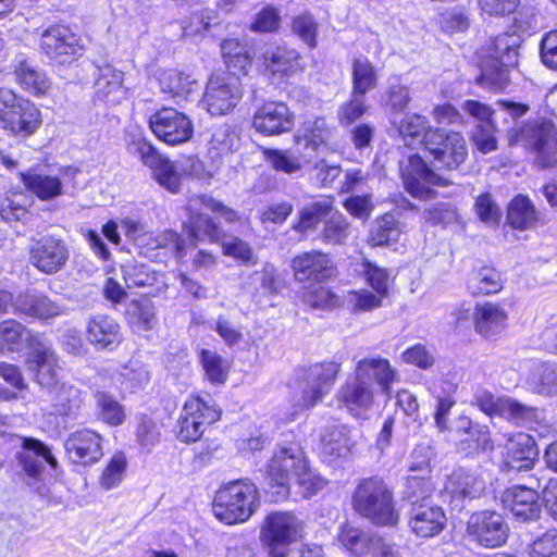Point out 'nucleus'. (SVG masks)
<instances>
[{"instance_id": "obj_18", "label": "nucleus", "mask_w": 557, "mask_h": 557, "mask_svg": "<svg viewBox=\"0 0 557 557\" xmlns=\"http://www.w3.org/2000/svg\"><path fill=\"white\" fill-rule=\"evenodd\" d=\"M70 257L64 240L45 236L35 240L29 248V262L40 272L54 274L62 270Z\"/></svg>"}, {"instance_id": "obj_10", "label": "nucleus", "mask_w": 557, "mask_h": 557, "mask_svg": "<svg viewBox=\"0 0 557 557\" xmlns=\"http://www.w3.org/2000/svg\"><path fill=\"white\" fill-rule=\"evenodd\" d=\"M149 128L153 135L169 146L189 141L194 135L191 119L174 108L163 107L149 116Z\"/></svg>"}, {"instance_id": "obj_27", "label": "nucleus", "mask_w": 557, "mask_h": 557, "mask_svg": "<svg viewBox=\"0 0 557 557\" xmlns=\"http://www.w3.org/2000/svg\"><path fill=\"white\" fill-rule=\"evenodd\" d=\"M524 368L523 381L528 391L544 397L557 396L556 362L527 360Z\"/></svg>"}, {"instance_id": "obj_38", "label": "nucleus", "mask_w": 557, "mask_h": 557, "mask_svg": "<svg viewBox=\"0 0 557 557\" xmlns=\"http://www.w3.org/2000/svg\"><path fill=\"white\" fill-rule=\"evenodd\" d=\"M21 177L26 189L40 200H50L63 194V184L58 176L27 171L21 173Z\"/></svg>"}, {"instance_id": "obj_55", "label": "nucleus", "mask_w": 557, "mask_h": 557, "mask_svg": "<svg viewBox=\"0 0 557 557\" xmlns=\"http://www.w3.org/2000/svg\"><path fill=\"white\" fill-rule=\"evenodd\" d=\"M360 274L366 283L376 293L386 297L391 281V273L387 269L364 259L361 263Z\"/></svg>"}, {"instance_id": "obj_26", "label": "nucleus", "mask_w": 557, "mask_h": 557, "mask_svg": "<svg viewBox=\"0 0 557 557\" xmlns=\"http://www.w3.org/2000/svg\"><path fill=\"white\" fill-rule=\"evenodd\" d=\"M101 436L88 429L78 430L70 434L64 443L69 459L73 463L88 466L102 457Z\"/></svg>"}, {"instance_id": "obj_36", "label": "nucleus", "mask_w": 557, "mask_h": 557, "mask_svg": "<svg viewBox=\"0 0 557 557\" xmlns=\"http://www.w3.org/2000/svg\"><path fill=\"white\" fill-rule=\"evenodd\" d=\"M484 481L471 470L459 468L448 476L445 490L457 498H475L484 490Z\"/></svg>"}, {"instance_id": "obj_57", "label": "nucleus", "mask_w": 557, "mask_h": 557, "mask_svg": "<svg viewBox=\"0 0 557 557\" xmlns=\"http://www.w3.org/2000/svg\"><path fill=\"white\" fill-rule=\"evenodd\" d=\"M434 492V483L431 475L425 474H409L406 483L405 495L410 502L413 503L431 502L430 497Z\"/></svg>"}, {"instance_id": "obj_6", "label": "nucleus", "mask_w": 557, "mask_h": 557, "mask_svg": "<svg viewBox=\"0 0 557 557\" xmlns=\"http://www.w3.org/2000/svg\"><path fill=\"white\" fill-rule=\"evenodd\" d=\"M201 209L216 213L226 222H234L237 219V213L233 209L210 196L193 197L187 203L188 220L184 222V226L194 240L215 242L220 238L219 226Z\"/></svg>"}, {"instance_id": "obj_9", "label": "nucleus", "mask_w": 557, "mask_h": 557, "mask_svg": "<svg viewBox=\"0 0 557 557\" xmlns=\"http://www.w3.org/2000/svg\"><path fill=\"white\" fill-rule=\"evenodd\" d=\"M240 83L231 74L210 76L201 98L202 108L213 116L230 114L242 99Z\"/></svg>"}, {"instance_id": "obj_54", "label": "nucleus", "mask_w": 557, "mask_h": 557, "mask_svg": "<svg viewBox=\"0 0 557 557\" xmlns=\"http://www.w3.org/2000/svg\"><path fill=\"white\" fill-rule=\"evenodd\" d=\"M140 243L152 250L162 248L177 257L183 256L184 242L176 232L171 230L158 234H146L141 237Z\"/></svg>"}, {"instance_id": "obj_14", "label": "nucleus", "mask_w": 557, "mask_h": 557, "mask_svg": "<svg viewBox=\"0 0 557 557\" xmlns=\"http://www.w3.org/2000/svg\"><path fill=\"white\" fill-rule=\"evenodd\" d=\"M425 150L442 166L449 170L458 168L468 156L463 136L460 133L446 132L442 128H435L431 132Z\"/></svg>"}, {"instance_id": "obj_31", "label": "nucleus", "mask_w": 557, "mask_h": 557, "mask_svg": "<svg viewBox=\"0 0 557 557\" xmlns=\"http://www.w3.org/2000/svg\"><path fill=\"white\" fill-rule=\"evenodd\" d=\"M507 320L506 310L496 302L484 301L476 304L474 308V329L485 337L499 334L506 327Z\"/></svg>"}, {"instance_id": "obj_30", "label": "nucleus", "mask_w": 557, "mask_h": 557, "mask_svg": "<svg viewBox=\"0 0 557 557\" xmlns=\"http://www.w3.org/2000/svg\"><path fill=\"white\" fill-rule=\"evenodd\" d=\"M123 72L112 65L106 64L98 67L96 99L110 106L119 104L127 96V90L123 86Z\"/></svg>"}, {"instance_id": "obj_51", "label": "nucleus", "mask_w": 557, "mask_h": 557, "mask_svg": "<svg viewBox=\"0 0 557 557\" xmlns=\"http://www.w3.org/2000/svg\"><path fill=\"white\" fill-rule=\"evenodd\" d=\"M152 175L160 186L172 194L181 189L182 174L184 168L169 159L162 158L152 169Z\"/></svg>"}, {"instance_id": "obj_34", "label": "nucleus", "mask_w": 557, "mask_h": 557, "mask_svg": "<svg viewBox=\"0 0 557 557\" xmlns=\"http://www.w3.org/2000/svg\"><path fill=\"white\" fill-rule=\"evenodd\" d=\"M15 82L26 92L40 97L50 88V81L46 73L26 59H21L14 66Z\"/></svg>"}, {"instance_id": "obj_44", "label": "nucleus", "mask_w": 557, "mask_h": 557, "mask_svg": "<svg viewBox=\"0 0 557 557\" xmlns=\"http://www.w3.org/2000/svg\"><path fill=\"white\" fill-rule=\"evenodd\" d=\"M183 412L193 413L194 421H199L203 426H210L221 418V409L210 396L201 397L190 395L184 403Z\"/></svg>"}, {"instance_id": "obj_15", "label": "nucleus", "mask_w": 557, "mask_h": 557, "mask_svg": "<svg viewBox=\"0 0 557 557\" xmlns=\"http://www.w3.org/2000/svg\"><path fill=\"white\" fill-rule=\"evenodd\" d=\"M467 532L480 545L486 548H496L506 543L509 527L500 513L483 510L471 515Z\"/></svg>"}, {"instance_id": "obj_48", "label": "nucleus", "mask_w": 557, "mask_h": 557, "mask_svg": "<svg viewBox=\"0 0 557 557\" xmlns=\"http://www.w3.org/2000/svg\"><path fill=\"white\" fill-rule=\"evenodd\" d=\"M39 339L30 336V333L18 322L8 320L0 323V349L2 351H20L25 342L29 343Z\"/></svg>"}, {"instance_id": "obj_47", "label": "nucleus", "mask_w": 557, "mask_h": 557, "mask_svg": "<svg viewBox=\"0 0 557 557\" xmlns=\"http://www.w3.org/2000/svg\"><path fill=\"white\" fill-rule=\"evenodd\" d=\"M352 92L366 97L377 85V72L364 57L355 58L351 63Z\"/></svg>"}, {"instance_id": "obj_35", "label": "nucleus", "mask_w": 557, "mask_h": 557, "mask_svg": "<svg viewBox=\"0 0 557 557\" xmlns=\"http://www.w3.org/2000/svg\"><path fill=\"white\" fill-rule=\"evenodd\" d=\"M263 65L273 76H287L299 69V53L286 46L270 47L263 53Z\"/></svg>"}, {"instance_id": "obj_56", "label": "nucleus", "mask_w": 557, "mask_h": 557, "mask_svg": "<svg viewBox=\"0 0 557 557\" xmlns=\"http://www.w3.org/2000/svg\"><path fill=\"white\" fill-rule=\"evenodd\" d=\"M239 137L235 128L222 124L213 129L209 141V151L216 156L228 153L237 149Z\"/></svg>"}, {"instance_id": "obj_22", "label": "nucleus", "mask_w": 557, "mask_h": 557, "mask_svg": "<svg viewBox=\"0 0 557 557\" xmlns=\"http://www.w3.org/2000/svg\"><path fill=\"white\" fill-rule=\"evenodd\" d=\"M252 126L265 136L280 135L294 127V114L284 102L267 101L256 110Z\"/></svg>"}, {"instance_id": "obj_4", "label": "nucleus", "mask_w": 557, "mask_h": 557, "mask_svg": "<svg viewBox=\"0 0 557 557\" xmlns=\"http://www.w3.org/2000/svg\"><path fill=\"white\" fill-rule=\"evenodd\" d=\"M306 523L293 511H273L263 520L260 541L267 557H287L290 546L305 536Z\"/></svg>"}, {"instance_id": "obj_5", "label": "nucleus", "mask_w": 557, "mask_h": 557, "mask_svg": "<svg viewBox=\"0 0 557 557\" xmlns=\"http://www.w3.org/2000/svg\"><path fill=\"white\" fill-rule=\"evenodd\" d=\"M42 123L41 112L32 101L10 89H0V127L17 137H29Z\"/></svg>"}, {"instance_id": "obj_25", "label": "nucleus", "mask_w": 557, "mask_h": 557, "mask_svg": "<svg viewBox=\"0 0 557 557\" xmlns=\"http://www.w3.org/2000/svg\"><path fill=\"white\" fill-rule=\"evenodd\" d=\"M354 375L362 381L374 382L379 391L391 398L392 386L398 382V371L389 360L381 356L367 357L356 363Z\"/></svg>"}, {"instance_id": "obj_28", "label": "nucleus", "mask_w": 557, "mask_h": 557, "mask_svg": "<svg viewBox=\"0 0 557 557\" xmlns=\"http://www.w3.org/2000/svg\"><path fill=\"white\" fill-rule=\"evenodd\" d=\"M537 500L536 491L523 485L507 488L502 497L504 507L520 521H529L539 517L541 507Z\"/></svg>"}, {"instance_id": "obj_17", "label": "nucleus", "mask_w": 557, "mask_h": 557, "mask_svg": "<svg viewBox=\"0 0 557 557\" xmlns=\"http://www.w3.org/2000/svg\"><path fill=\"white\" fill-rule=\"evenodd\" d=\"M8 443L10 447L20 448L16 458L25 473L32 479H39L45 465H50L52 468L57 466V460L50 449L37 440L11 435L8 437Z\"/></svg>"}, {"instance_id": "obj_46", "label": "nucleus", "mask_w": 557, "mask_h": 557, "mask_svg": "<svg viewBox=\"0 0 557 557\" xmlns=\"http://www.w3.org/2000/svg\"><path fill=\"white\" fill-rule=\"evenodd\" d=\"M332 209L333 200L331 198H320L311 202L299 211V218L297 223L294 224V230L301 234L315 230L321 219L327 215Z\"/></svg>"}, {"instance_id": "obj_58", "label": "nucleus", "mask_w": 557, "mask_h": 557, "mask_svg": "<svg viewBox=\"0 0 557 557\" xmlns=\"http://www.w3.org/2000/svg\"><path fill=\"white\" fill-rule=\"evenodd\" d=\"M120 379L122 391L134 393L148 383L149 372L144 364L137 361H131L123 367Z\"/></svg>"}, {"instance_id": "obj_59", "label": "nucleus", "mask_w": 557, "mask_h": 557, "mask_svg": "<svg viewBox=\"0 0 557 557\" xmlns=\"http://www.w3.org/2000/svg\"><path fill=\"white\" fill-rule=\"evenodd\" d=\"M338 541L346 550L356 556H362L369 549L370 541L368 535L349 524L342 529Z\"/></svg>"}, {"instance_id": "obj_20", "label": "nucleus", "mask_w": 557, "mask_h": 557, "mask_svg": "<svg viewBox=\"0 0 557 557\" xmlns=\"http://www.w3.org/2000/svg\"><path fill=\"white\" fill-rule=\"evenodd\" d=\"M292 269L295 280L302 284V287L321 284L334 274L331 258L318 250L296 256L293 259Z\"/></svg>"}, {"instance_id": "obj_39", "label": "nucleus", "mask_w": 557, "mask_h": 557, "mask_svg": "<svg viewBox=\"0 0 557 557\" xmlns=\"http://www.w3.org/2000/svg\"><path fill=\"white\" fill-rule=\"evenodd\" d=\"M403 233L400 222L393 213H385L375 219L368 236L372 247H383L397 243Z\"/></svg>"}, {"instance_id": "obj_40", "label": "nucleus", "mask_w": 557, "mask_h": 557, "mask_svg": "<svg viewBox=\"0 0 557 557\" xmlns=\"http://www.w3.org/2000/svg\"><path fill=\"white\" fill-rule=\"evenodd\" d=\"M519 37L513 34L496 36L487 46L486 61L497 62L505 66H515L518 62Z\"/></svg>"}, {"instance_id": "obj_19", "label": "nucleus", "mask_w": 557, "mask_h": 557, "mask_svg": "<svg viewBox=\"0 0 557 557\" xmlns=\"http://www.w3.org/2000/svg\"><path fill=\"white\" fill-rule=\"evenodd\" d=\"M339 372V364L326 362L310 367L307 385L296 400L295 410L301 411L313 407L330 391Z\"/></svg>"}, {"instance_id": "obj_32", "label": "nucleus", "mask_w": 557, "mask_h": 557, "mask_svg": "<svg viewBox=\"0 0 557 557\" xmlns=\"http://www.w3.org/2000/svg\"><path fill=\"white\" fill-rule=\"evenodd\" d=\"M87 338L99 348L113 349L122 341L120 325L109 315L96 314L87 323Z\"/></svg>"}, {"instance_id": "obj_42", "label": "nucleus", "mask_w": 557, "mask_h": 557, "mask_svg": "<svg viewBox=\"0 0 557 557\" xmlns=\"http://www.w3.org/2000/svg\"><path fill=\"white\" fill-rule=\"evenodd\" d=\"M434 129L425 116L412 113L407 114L401 121L399 134L408 146L423 145L425 149L429 135Z\"/></svg>"}, {"instance_id": "obj_43", "label": "nucleus", "mask_w": 557, "mask_h": 557, "mask_svg": "<svg viewBox=\"0 0 557 557\" xmlns=\"http://www.w3.org/2000/svg\"><path fill=\"white\" fill-rule=\"evenodd\" d=\"M467 287L474 296L496 294L503 288L500 273L491 267L473 270L468 277Z\"/></svg>"}, {"instance_id": "obj_37", "label": "nucleus", "mask_w": 557, "mask_h": 557, "mask_svg": "<svg viewBox=\"0 0 557 557\" xmlns=\"http://www.w3.org/2000/svg\"><path fill=\"white\" fill-rule=\"evenodd\" d=\"M157 78L161 92L175 99L177 103L187 99L196 86V81L190 75L174 69L159 71Z\"/></svg>"}, {"instance_id": "obj_63", "label": "nucleus", "mask_w": 557, "mask_h": 557, "mask_svg": "<svg viewBox=\"0 0 557 557\" xmlns=\"http://www.w3.org/2000/svg\"><path fill=\"white\" fill-rule=\"evenodd\" d=\"M292 29L310 49L317 47L318 23L313 15L301 13L295 16Z\"/></svg>"}, {"instance_id": "obj_21", "label": "nucleus", "mask_w": 557, "mask_h": 557, "mask_svg": "<svg viewBox=\"0 0 557 557\" xmlns=\"http://www.w3.org/2000/svg\"><path fill=\"white\" fill-rule=\"evenodd\" d=\"M337 400L352 417L366 419L374 408L375 391L372 384L352 375L338 391Z\"/></svg>"}, {"instance_id": "obj_49", "label": "nucleus", "mask_w": 557, "mask_h": 557, "mask_svg": "<svg viewBox=\"0 0 557 557\" xmlns=\"http://www.w3.org/2000/svg\"><path fill=\"white\" fill-rule=\"evenodd\" d=\"M199 359L208 381L213 384L226 382L230 371L228 360L210 349H201Z\"/></svg>"}, {"instance_id": "obj_53", "label": "nucleus", "mask_w": 557, "mask_h": 557, "mask_svg": "<svg viewBox=\"0 0 557 557\" xmlns=\"http://www.w3.org/2000/svg\"><path fill=\"white\" fill-rule=\"evenodd\" d=\"M509 67L497 62L484 61L478 77L479 85L492 91L505 89L509 84Z\"/></svg>"}, {"instance_id": "obj_12", "label": "nucleus", "mask_w": 557, "mask_h": 557, "mask_svg": "<svg viewBox=\"0 0 557 557\" xmlns=\"http://www.w3.org/2000/svg\"><path fill=\"white\" fill-rule=\"evenodd\" d=\"M403 184L407 193L418 199L435 196L434 186H447L449 181L434 173L417 153L409 156L399 164Z\"/></svg>"}, {"instance_id": "obj_62", "label": "nucleus", "mask_w": 557, "mask_h": 557, "mask_svg": "<svg viewBox=\"0 0 557 557\" xmlns=\"http://www.w3.org/2000/svg\"><path fill=\"white\" fill-rule=\"evenodd\" d=\"M126 466L127 461L125 455L123 453L114 454L102 471L100 485L104 490H111L117 486L124 478Z\"/></svg>"}, {"instance_id": "obj_61", "label": "nucleus", "mask_w": 557, "mask_h": 557, "mask_svg": "<svg viewBox=\"0 0 557 557\" xmlns=\"http://www.w3.org/2000/svg\"><path fill=\"white\" fill-rule=\"evenodd\" d=\"M385 297L368 289L351 290L346 296L348 307L355 312L371 311L380 308Z\"/></svg>"}, {"instance_id": "obj_7", "label": "nucleus", "mask_w": 557, "mask_h": 557, "mask_svg": "<svg viewBox=\"0 0 557 557\" xmlns=\"http://www.w3.org/2000/svg\"><path fill=\"white\" fill-rule=\"evenodd\" d=\"M307 459L299 445L288 444L274 450L267 466V478L271 486H276L280 497H287L290 484L305 470Z\"/></svg>"}, {"instance_id": "obj_24", "label": "nucleus", "mask_w": 557, "mask_h": 557, "mask_svg": "<svg viewBox=\"0 0 557 557\" xmlns=\"http://www.w3.org/2000/svg\"><path fill=\"white\" fill-rule=\"evenodd\" d=\"M408 515V527L418 537H434L446 524L443 509L432 502L413 503Z\"/></svg>"}, {"instance_id": "obj_29", "label": "nucleus", "mask_w": 557, "mask_h": 557, "mask_svg": "<svg viewBox=\"0 0 557 557\" xmlns=\"http://www.w3.org/2000/svg\"><path fill=\"white\" fill-rule=\"evenodd\" d=\"M347 426L334 423L320 431V455L329 462L345 458L354 445Z\"/></svg>"}, {"instance_id": "obj_13", "label": "nucleus", "mask_w": 557, "mask_h": 557, "mask_svg": "<svg viewBox=\"0 0 557 557\" xmlns=\"http://www.w3.org/2000/svg\"><path fill=\"white\" fill-rule=\"evenodd\" d=\"M498 448L503 472L531 470L539 455L535 441L524 432L504 435V442L498 444Z\"/></svg>"}, {"instance_id": "obj_1", "label": "nucleus", "mask_w": 557, "mask_h": 557, "mask_svg": "<svg viewBox=\"0 0 557 557\" xmlns=\"http://www.w3.org/2000/svg\"><path fill=\"white\" fill-rule=\"evenodd\" d=\"M332 137L333 128L325 119H315L306 122L296 133L293 150L262 148L263 160L277 172L293 174L312 161L313 152L321 154L327 151Z\"/></svg>"}, {"instance_id": "obj_41", "label": "nucleus", "mask_w": 557, "mask_h": 557, "mask_svg": "<svg viewBox=\"0 0 557 557\" xmlns=\"http://www.w3.org/2000/svg\"><path fill=\"white\" fill-rule=\"evenodd\" d=\"M55 413L69 414L81 407L82 392L76 386L61 382L48 391L47 399Z\"/></svg>"}, {"instance_id": "obj_45", "label": "nucleus", "mask_w": 557, "mask_h": 557, "mask_svg": "<svg viewBox=\"0 0 557 557\" xmlns=\"http://www.w3.org/2000/svg\"><path fill=\"white\" fill-rule=\"evenodd\" d=\"M508 223L517 230H528L537 221L536 210L531 200L523 195L516 196L508 207Z\"/></svg>"}, {"instance_id": "obj_60", "label": "nucleus", "mask_w": 557, "mask_h": 557, "mask_svg": "<svg viewBox=\"0 0 557 557\" xmlns=\"http://www.w3.org/2000/svg\"><path fill=\"white\" fill-rule=\"evenodd\" d=\"M348 234L349 222L343 214L335 213L325 221L322 239L327 244L342 245L347 240Z\"/></svg>"}, {"instance_id": "obj_50", "label": "nucleus", "mask_w": 557, "mask_h": 557, "mask_svg": "<svg viewBox=\"0 0 557 557\" xmlns=\"http://www.w3.org/2000/svg\"><path fill=\"white\" fill-rule=\"evenodd\" d=\"M123 280L128 288L152 287L159 282V274L146 264L127 261L121 265Z\"/></svg>"}, {"instance_id": "obj_3", "label": "nucleus", "mask_w": 557, "mask_h": 557, "mask_svg": "<svg viewBox=\"0 0 557 557\" xmlns=\"http://www.w3.org/2000/svg\"><path fill=\"white\" fill-rule=\"evenodd\" d=\"M352 505L360 516L379 525H395L399 520L393 493L377 476L359 483L352 496Z\"/></svg>"}, {"instance_id": "obj_33", "label": "nucleus", "mask_w": 557, "mask_h": 557, "mask_svg": "<svg viewBox=\"0 0 557 557\" xmlns=\"http://www.w3.org/2000/svg\"><path fill=\"white\" fill-rule=\"evenodd\" d=\"M457 385L443 381L441 385L432 384L429 391L433 398L436 400L434 411V423L438 431L447 432L450 429V410L456 405L455 393Z\"/></svg>"}, {"instance_id": "obj_52", "label": "nucleus", "mask_w": 557, "mask_h": 557, "mask_svg": "<svg viewBox=\"0 0 557 557\" xmlns=\"http://www.w3.org/2000/svg\"><path fill=\"white\" fill-rule=\"evenodd\" d=\"M95 400L99 418L111 426L121 425L126 413L124 407L109 393L97 391L95 393Z\"/></svg>"}, {"instance_id": "obj_16", "label": "nucleus", "mask_w": 557, "mask_h": 557, "mask_svg": "<svg viewBox=\"0 0 557 557\" xmlns=\"http://www.w3.org/2000/svg\"><path fill=\"white\" fill-rule=\"evenodd\" d=\"M40 50L57 63L70 62L82 50L79 38L64 25H52L41 34Z\"/></svg>"}, {"instance_id": "obj_2", "label": "nucleus", "mask_w": 557, "mask_h": 557, "mask_svg": "<svg viewBox=\"0 0 557 557\" xmlns=\"http://www.w3.org/2000/svg\"><path fill=\"white\" fill-rule=\"evenodd\" d=\"M257 486L248 480L222 485L214 495L212 511L222 523L232 525L246 522L259 508Z\"/></svg>"}, {"instance_id": "obj_11", "label": "nucleus", "mask_w": 557, "mask_h": 557, "mask_svg": "<svg viewBox=\"0 0 557 557\" xmlns=\"http://www.w3.org/2000/svg\"><path fill=\"white\" fill-rule=\"evenodd\" d=\"M517 141H523L535 153L540 168L557 165V127L549 121L529 123L520 131Z\"/></svg>"}, {"instance_id": "obj_64", "label": "nucleus", "mask_w": 557, "mask_h": 557, "mask_svg": "<svg viewBox=\"0 0 557 557\" xmlns=\"http://www.w3.org/2000/svg\"><path fill=\"white\" fill-rule=\"evenodd\" d=\"M434 457V449L429 444L417 445L408 459V471L410 474L430 475L431 460Z\"/></svg>"}, {"instance_id": "obj_23", "label": "nucleus", "mask_w": 557, "mask_h": 557, "mask_svg": "<svg viewBox=\"0 0 557 557\" xmlns=\"http://www.w3.org/2000/svg\"><path fill=\"white\" fill-rule=\"evenodd\" d=\"M28 369L35 373L36 382L49 389L59 384L58 358L53 349L40 339L32 342V351L27 357Z\"/></svg>"}, {"instance_id": "obj_8", "label": "nucleus", "mask_w": 557, "mask_h": 557, "mask_svg": "<svg viewBox=\"0 0 557 557\" xmlns=\"http://www.w3.org/2000/svg\"><path fill=\"white\" fill-rule=\"evenodd\" d=\"M474 403L487 416H497L518 425L533 428L542 419V410L508 396H495L486 389L478 391Z\"/></svg>"}]
</instances>
